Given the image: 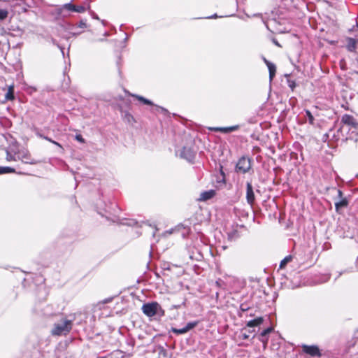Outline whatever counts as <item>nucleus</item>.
<instances>
[{
	"instance_id": "nucleus-14",
	"label": "nucleus",
	"mask_w": 358,
	"mask_h": 358,
	"mask_svg": "<svg viewBox=\"0 0 358 358\" xmlns=\"http://www.w3.org/2000/svg\"><path fill=\"white\" fill-rule=\"evenodd\" d=\"M239 126L238 125H234L231 127H212L210 128V130L214 131H221L222 133H229L234 131H236L238 129Z\"/></svg>"
},
{
	"instance_id": "nucleus-23",
	"label": "nucleus",
	"mask_w": 358,
	"mask_h": 358,
	"mask_svg": "<svg viewBox=\"0 0 358 358\" xmlns=\"http://www.w3.org/2000/svg\"><path fill=\"white\" fill-rule=\"evenodd\" d=\"M15 170L13 168L8 166L0 167V174L13 173Z\"/></svg>"
},
{
	"instance_id": "nucleus-30",
	"label": "nucleus",
	"mask_w": 358,
	"mask_h": 358,
	"mask_svg": "<svg viewBox=\"0 0 358 358\" xmlns=\"http://www.w3.org/2000/svg\"><path fill=\"white\" fill-rule=\"evenodd\" d=\"M352 135H353L355 137V141H357V136H358V132L357 131H352Z\"/></svg>"
},
{
	"instance_id": "nucleus-36",
	"label": "nucleus",
	"mask_w": 358,
	"mask_h": 358,
	"mask_svg": "<svg viewBox=\"0 0 358 358\" xmlns=\"http://www.w3.org/2000/svg\"><path fill=\"white\" fill-rule=\"evenodd\" d=\"M216 284H217V285H220V282H219V281H216Z\"/></svg>"
},
{
	"instance_id": "nucleus-31",
	"label": "nucleus",
	"mask_w": 358,
	"mask_h": 358,
	"mask_svg": "<svg viewBox=\"0 0 358 358\" xmlns=\"http://www.w3.org/2000/svg\"><path fill=\"white\" fill-rule=\"evenodd\" d=\"M51 143H53V144H55V145H56L57 146H58V147H59L60 148H62V145H61L59 143H57V142H56V141H53V140H52Z\"/></svg>"
},
{
	"instance_id": "nucleus-3",
	"label": "nucleus",
	"mask_w": 358,
	"mask_h": 358,
	"mask_svg": "<svg viewBox=\"0 0 358 358\" xmlns=\"http://www.w3.org/2000/svg\"><path fill=\"white\" fill-rule=\"evenodd\" d=\"M251 169V159L248 157H241L236 166V170L237 172L246 173Z\"/></svg>"
},
{
	"instance_id": "nucleus-9",
	"label": "nucleus",
	"mask_w": 358,
	"mask_h": 358,
	"mask_svg": "<svg viewBox=\"0 0 358 358\" xmlns=\"http://www.w3.org/2000/svg\"><path fill=\"white\" fill-rule=\"evenodd\" d=\"M246 200L250 206H252L255 201L253 187L250 182H248L246 184Z\"/></svg>"
},
{
	"instance_id": "nucleus-25",
	"label": "nucleus",
	"mask_w": 358,
	"mask_h": 358,
	"mask_svg": "<svg viewBox=\"0 0 358 358\" xmlns=\"http://www.w3.org/2000/svg\"><path fill=\"white\" fill-rule=\"evenodd\" d=\"M258 339L262 343L263 346L265 348L268 344V336L258 337Z\"/></svg>"
},
{
	"instance_id": "nucleus-20",
	"label": "nucleus",
	"mask_w": 358,
	"mask_h": 358,
	"mask_svg": "<svg viewBox=\"0 0 358 358\" xmlns=\"http://www.w3.org/2000/svg\"><path fill=\"white\" fill-rule=\"evenodd\" d=\"M274 331L273 327L271 326L263 330L260 334L259 335V337H263V336H268V335L273 332Z\"/></svg>"
},
{
	"instance_id": "nucleus-33",
	"label": "nucleus",
	"mask_w": 358,
	"mask_h": 358,
	"mask_svg": "<svg viewBox=\"0 0 358 358\" xmlns=\"http://www.w3.org/2000/svg\"><path fill=\"white\" fill-rule=\"evenodd\" d=\"M215 17H217V15H213L211 17H209L208 18H215Z\"/></svg>"
},
{
	"instance_id": "nucleus-24",
	"label": "nucleus",
	"mask_w": 358,
	"mask_h": 358,
	"mask_svg": "<svg viewBox=\"0 0 358 358\" xmlns=\"http://www.w3.org/2000/svg\"><path fill=\"white\" fill-rule=\"evenodd\" d=\"M8 15V12L6 9H0V20H5Z\"/></svg>"
},
{
	"instance_id": "nucleus-27",
	"label": "nucleus",
	"mask_w": 358,
	"mask_h": 358,
	"mask_svg": "<svg viewBox=\"0 0 358 358\" xmlns=\"http://www.w3.org/2000/svg\"><path fill=\"white\" fill-rule=\"evenodd\" d=\"M75 138L80 143H84L85 142V139L80 134L76 135Z\"/></svg>"
},
{
	"instance_id": "nucleus-2",
	"label": "nucleus",
	"mask_w": 358,
	"mask_h": 358,
	"mask_svg": "<svg viewBox=\"0 0 358 358\" xmlns=\"http://www.w3.org/2000/svg\"><path fill=\"white\" fill-rule=\"evenodd\" d=\"M263 322H264V319L262 317H259L254 320L248 321L246 324V327L241 329V338L243 340L249 339V338L250 336V334L255 333V329H248L247 327L254 328L255 327H259V325H261L263 323Z\"/></svg>"
},
{
	"instance_id": "nucleus-6",
	"label": "nucleus",
	"mask_w": 358,
	"mask_h": 358,
	"mask_svg": "<svg viewBox=\"0 0 358 358\" xmlns=\"http://www.w3.org/2000/svg\"><path fill=\"white\" fill-rule=\"evenodd\" d=\"M303 352L311 356V357H321L322 353L317 345H308L306 344H303L301 345Z\"/></svg>"
},
{
	"instance_id": "nucleus-13",
	"label": "nucleus",
	"mask_w": 358,
	"mask_h": 358,
	"mask_svg": "<svg viewBox=\"0 0 358 358\" xmlns=\"http://www.w3.org/2000/svg\"><path fill=\"white\" fill-rule=\"evenodd\" d=\"M18 157L26 164H35L36 161L31 159L30 155L27 152H22L19 153Z\"/></svg>"
},
{
	"instance_id": "nucleus-15",
	"label": "nucleus",
	"mask_w": 358,
	"mask_h": 358,
	"mask_svg": "<svg viewBox=\"0 0 358 358\" xmlns=\"http://www.w3.org/2000/svg\"><path fill=\"white\" fill-rule=\"evenodd\" d=\"M264 62L266 64V66L268 69L269 79H270V81H271L275 75L276 66L274 64L271 63V62L267 60L266 58H264Z\"/></svg>"
},
{
	"instance_id": "nucleus-22",
	"label": "nucleus",
	"mask_w": 358,
	"mask_h": 358,
	"mask_svg": "<svg viewBox=\"0 0 358 358\" xmlns=\"http://www.w3.org/2000/svg\"><path fill=\"white\" fill-rule=\"evenodd\" d=\"M305 112L308 118V123L312 125L314 124L315 119L310 111L309 110H306Z\"/></svg>"
},
{
	"instance_id": "nucleus-5",
	"label": "nucleus",
	"mask_w": 358,
	"mask_h": 358,
	"mask_svg": "<svg viewBox=\"0 0 358 358\" xmlns=\"http://www.w3.org/2000/svg\"><path fill=\"white\" fill-rule=\"evenodd\" d=\"M199 324V321H193L187 323V324L182 328L171 327L170 331L173 332L176 335L185 334L189 331L196 327Z\"/></svg>"
},
{
	"instance_id": "nucleus-8",
	"label": "nucleus",
	"mask_w": 358,
	"mask_h": 358,
	"mask_svg": "<svg viewBox=\"0 0 358 358\" xmlns=\"http://www.w3.org/2000/svg\"><path fill=\"white\" fill-rule=\"evenodd\" d=\"M341 124L348 125L352 128L357 129L358 127V122L357 120L351 115L344 114L341 120Z\"/></svg>"
},
{
	"instance_id": "nucleus-21",
	"label": "nucleus",
	"mask_w": 358,
	"mask_h": 358,
	"mask_svg": "<svg viewBox=\"0 0 358 358\" xmlns=\"http://www.w3.org/2000/svg\"><path fill=\"white\" fill-rule=\"evenodd\" d=\"M132 96L136 97L138 100L142 101L144 104H146V105H152L153 104L151 101L144 98L143 96H141L139 95H136V94H132Z\"/></svg>"
},
{
	"instance_id": "nucleus-1",
	"label": "nucleus",
	"mask_w": 358,
	"mask_h": 358,
	"mask_svg": "<svg viewBox=\"0 0 358 358\" xmlns=\"http://www.w3.org/2000/svg\"><path fill=\"white\" fill-rule=\"evenodd\" d=\"M72 329V321L69 320H62L60 322L54 324L51 330L52 336H66Z\"/></svg>"
},
{
	"instance_id": "nucleus-4",
	"label": "nucleus",
	"mask_w": 358,
	"mask_h": 358,
	"mask_svg": "<svg viewBox=\"0 0 358 358\" xmlns=\"http://www.w3.org/2000/svg\"><path fill=\"white\" fill-rule=\"evenodd\" d=\"M143 313H164L160 305L155 301L144 303L142 306Z\"/></svg>"
},
{
	"instance_id": "nucleus-16",
	"label": "nucleus",
	"mask_w": 358,
	"mask_h": 358,
	"mask_svg": "<svg viewBox=\"0 0 358 358\" xmlns=\"http://www.w3.org/2000/svg\"><path fill=\"white\" fill-rule=\"evenodd\" d=\"M347 45L346 48L349 52H355L357 46L358 41L352 38H347Z\"/></svg>"
},
{
	"instance_id": "nucleus-11",
	"label": "nucleus",
	"mask_w": 358,
	"mask_h": 358,
	"mask_svg": "<svg viewBox=\"0 0 358 358\" xmlns=\"http://www.w3.org/2000/svg\"><path fill=\"white\" fill-rule=\"evenodd\" d=\"M64 8L68 10L80 13H84L87 10V8L83 6H76L71 3L64 4Z\"/></svg>"
},
{
	"instance_id": "nucleus-32",
	"label": "nucleus",
	"mask_w": 358,
	"mask_h": 358,
	"mask_svg": "<svg viewBox=\"0 0 358 358\" xmlns=\"http://www.w3.org/2000/svg\"><path fill=\"white\" fill-rule=\"evenodd\" d=\"M289 87L293 89L294 87V83H293L292 84H290L289 85Z\"/></svg>"
},
{
	"instance_id": "nucleus-10",
	"label": "nucleus",
	"mask_w": 358,
	"mask_h": 358,
	"mask_svg": "<svg viewBox=\"0 0 358 358\" xmlns=\"http://www.w3.org/2000/svg\"><path fill=\"white\" fill-rule=\"evenodd\" d=\"M338 198L341 199L339 201L335 202L336 210L338 212L340 208L346 207L348 205V201L346 198H343V192L341 190H338Z\"/></svg>"
},
{
	"instance_id": "nucleus-37",
	"label": "nucleus",
	"mask_w": 358,
	"mask_h": 358,
	"mask_svg": "<svg viewBox=\"0 0 358 358\" xmlns=\"http://www.w3.org/2000/svg\"><path fill=\"white\" fill-rule=\"evenodd\" d=\"M147 315H148V316H153L154 315H150V314H148Z\"/></svg>"
},
{
	"instance_id": "nucleus-35",
	"label": "nucleus",
	"mask_w": 358,
	"mask_h": 358,
	"mask_svg": "<svg viewBox=\"0 0 358 358\" xmlns=\"http://www.w3.org/2000/svg\"><path fill=\"white\" fill-rule=\"evenodd\" d=\"M22 10L23 12H27V10L26 8H22Z\"/></svg>"
},
{
	"instance_id": "nucleus-29",
	"label": "nucleus",
	"mask_w": 358,
	"mask_h": 358,
	"mask_svg": "<svg viewBox=\"0 0 358 358\" xmlns=\"http://www.w3.org/2000/svg\"><path fill=\"white\" fill-rule=\"evenodd\" d=\"M39 136H40L41 138H43L45 139V140H47V141H50L51 143L52 139L48 138V136H43L42 134H40Z\"/></svg>"
},
{
	"instance_id": "nucleus-12",
	"label": "nucleus",
	"mask_w": 358,
	"mask_h": 358,
	"mask_svg": "<svg viewBox=\"0 0 358 358\" xmlns=\"http://www.w3.org/2000/svg\"><path fill=\"white\" fill-rule=\"evenodd\" d=\"M180 156L189 162H192L194 159V152L192 149L184 147L181 151Z\"/></svg>"
},
{
	"instance_id": "nucleus-17",
	"label": "nucleus",
	"mask_w": 358,
	"mask_h": 358,
	"mask_svg": "<svg viewBox=\"0 0 358 358\" xmlns=\"http://www.w3.org/2000/svg\"><path fill=\"white\" fill-rule=\"evenodd\" d=\"M215 194V190H209L203 192L201 194L199 200L201 201H207L211 198H213Z\"/></svg>"
},
{
	"instance_id": "nucleus-28",
	"label": "nucleus",
	"mask_w": 358,
	"mask_h": 358,
	"mask_svg": "<svg viewBox=\"0 0 358 358\" xmlns=\"http://www.w3.org/2000/svg\"><path fill=\"white\" fill-rule=\"evenodd\" d=\"M78 27H80V28H83V29L86 28V27H87V24H86V22H85V21H83V20H81V21L79 22V24H78Z\"/></svg>"
},
{
	"instance_id": "nucleus-7",
	"label": "nucleus",
	"mask_w": 358,
	"mask_h": 358,
	"mask_svg": "<svg viewBox=\"0 0 358 358\" xmlns=\"http://www.w3.org/2000/svg\"><path fill=\"white\" fill-rule=\"evenodd\" d=\"M113 300V298H108L103 301L98 302L96 304L92 306V308L91 311L92 312H99V311H108L109 308L106 306V303H108Z\"/></svg>"
},
{
	"instance_id": "nucleus-34",
	"label": "nucleus",
	"mask_w": 358,
	"mask_h": 358,
	"mask_svg": "<svg viewBox=\"0 0 358 358\" xmlns=\"http://www.w3.org/2000/svg\"><path fill=\"white\" fill-rule=\"evenodd\" d=\"M274 43H275L276 45L280 46V44H279L277 41H274Z\"/></svg>"
},
{
	"instance_id": "nucleus-38",
	"label": "nucleus",
	"mask_w": 358,
	"mask_h": 358,
	"mask_svg": "<svg viewBox=\"0 0 358 358\" xmlns=\"http://www.w3.org/2000/svg\"><path fill=\"white\" fill-rule=\"evenodd\" d=\"M357 27H358V24H357Z\"/></svg>"
},
{
	"instance_id": "nucleus-26",
	"label": "nucleus",
	"mask_w": 358,
	"mask_h": 358,
	"mask_svg": "<svg viewBox=\"0 0 358 358\" xmlns=\"http://www.w3.org/2000/svg\"><path fill=\"white\" fill-rule=\"evenodd\" d=\"M240 308L242 312H245L250 310V307L246 303L241 304L240 306Z\"/></svg>"
},
{
	"instance_id": "nucleus-18",
	"label": "nucleus",
	"mask_w": 358,
	"mask_h": 358,
	"mask_svg": "<svg viewBox=\"0 0 358 358\" xmlns=\"http://www.w3.org/2000/svg\"><path fill=\"white\" fill-rule=\"evenodd\" d=\"M14 98H15V96H14V86L10 85L8 87V91L5 95V99L6 101L13 100Z\"/></svg>"
},
{
	"instance_id": "nucleus-19",
	"label": "nucleus",
	"mask_w": 358,
	"mask_h": 358,
	"mask_svg": "<svg viewBox=\"0 0 358 358\" xmlns=\"http://www.w3.org/2000/svg\"><path fill=\"white\" fill-rule=\"evenodd\" d=\"M292 260V255H288L287 257H285L281 262H280V268H285V266L287 265V264H288L289 262H290Z\"/></svg>"
}]
</instances>
